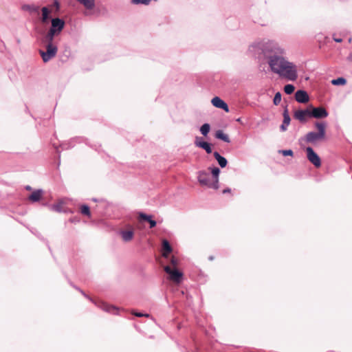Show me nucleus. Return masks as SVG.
<instances>
[{
  "label": "nucleus",
  "mask_w": 352,
  "mask_h": 352,
  "mask_svg": "<svg viewBox=\"0 0 352 352\" xmlns=\"http://www.w3.org/2000/svg\"><path fill=\"white\" fill-rule=\"evenodd\" d=\"M210 124H204L201 126V129H200V131L202 135H207V134L209 133L210 131Z\"/></svg>",
  "instance_id": "27"
},
{
  "label": "nucleus",
  "mask_w": 352,
  "mask_h": 352,
  "mask_svg": "<svg viewBox=\"0 0 352 352\" xmlns=\"http://www.w3.org/2000/svg\"><path fill=\"white\" fill-rule=\"evenodd\" d=\"M307 157L308 160L315 166L316 168H319L321 166V160L318 155L314 151L311 147L306 148Z\"/></svg>",
  "instance_id": "8"
},
{
  "label": "nucleus",
  "mask_w": 352,
  "mask_h": 352,
  "mask_svg": "<svg viewBox=\"0 0 352 352\" xmlns=\"http://www.w3.org/2000/svg\"><path fill=\"white\" fill-rule=\"evenodd\" d=\"M139 218L140 219H142V220L148 221L149 223V224H150V228H154L156 226V221L153 220L151 219V216H148V215H147L146 214H144V213H140V215H139Z\"/></svg>",
  "instance_id": "18"
},
{
  "label": "nucleus",
  "mask_w": 352,
  "mask_h": 352,
  "mask_svg": "<svg viewBox=\"0 0 352 352\" xmlns=\"http://www.w3.org/2000/svg\"><path fill=\"white\" fill-rule=\"evenodd\" d=\"M334 41L337 43H340L342 42V39L341 38H334Z\"/></svg>",
  "instance_id": "37"
},
{
  "label": "nucleus",
  "mask_w": 352,
  "mask_h": 352,
  "mask_svg": "<svg viewBox=\"0 0 352 352\" xmlns=\"http://www.w3.org/2000/svg\"><path fill=\"white\" fill-rule=\"evenodd\" d=\"M281 100V95L280 93H276L274 98V102L275 104H278L280 103Z\"/></svg>",
  "instance_id": "31"
},
{
  "label": "nucleus",
  "mask_w": 352,
  "mask_h": 352,
  "mask_svg": "<svg viewBox=\"0 0 352 352\" xmlns=\"http://www.w3.org/2000/svg\"><path fill=\"white\" fill-rule=\"evenodd\" d=\"M197 146L204 149L208 154L212 153L210 144L206 142H198Z\"/></svg>",
  "instance_id": "22"
},
{
  "label": "nucleus",
  "mask_w": 352,
  "mask_h": 352,
  "mask_svg": "<svg viewBox=\"0 0 352 352\" xmlns=\"http://www.w3.org/2000/svg\"><path fill=\"white\" fill-rule=\"evenodd\" d=\"M214 157L217 160L219 166L221 168H224L228 164L227 160L225 157H222L218 152L214 153Z\"/></svg>",
  "instance_id": "17"
},
{
  "label": "nucleus",
  "mask_w": 352,
  "mask_h": 352,
  "mask_svg": "<svg viewBox=\"0 0 352 352\" xmlns=\"http://www.w3.org/2000/svg\"><path fill=\"white\" fill-rule=\"evenodd\" d=\"M57 51L58 48L56 44H47L46 45V52L41 50L40 54L43 60L47 63L56 55Z\"/></svg>",
  "instance_id": "6"
},
{
  "label": "nucleus",
  "mask_w": 352,
  "mask_h": 352,
  "mask_svg": "<svg viewBox=\"0 0 352 352\" xmlns=\"http://www.w3.org/2000/svg\"><path fill=\"white\" fill-rule=\"evenodd\" d=\"M328 116V111H295L294 118L304 122L311 118H323Z\"/></svg>",
  "instance_id": "4"
},
{
  "label": "nucleus",
  "mask_w": 352,
  "mask_h": 352,
  "mask_svg": "<svg viewBox=\"0 0 352 352\" xmlns=\"http://www.w3.org/2000/svg\"><path fill=\"white\" fill-rule=\"evenodd\" d=\"M42 195L43 191L41 190H37L32 192V193L29 196L28 199L30 201L35 202L39 201Z\"/></svg>",
  "instance_id": "15"
},
{
  "label": "nucleus",
  "mask_w": 352,
  "mask_h": 352,
  "mask_svg": "<svg viewBox=\"0 0 352 352\" xmlns=\"http://www.w3.org/2000/svg\"><path fill=\"white\" fill-rule=\"evenodd\" d=\"M23 8L24 10H28L36 12L38 9V7L27 5V6H24L23 7Z\"/></svg>",
  "instance_id": "32"
},
{
  "label": "nucleus",
  "mask_w": 352,
  "mask_h": 352,
  "mask_svg": "<svg viewBox=\"0 0 352 352\" xmlns=\"http://www.w3.org/2000/svg\"><path fill=\"white\" fill-rule=\"evenodd\" d=\"M120 235L124 241H131L134 236L133 229L131 228L129 230H122L120 231Z\"/></svg>",
  "instance_id": "14"
},
{
  "label": "nucleus",
  "mask_w": 352,
  "mask_h": 352,
  "mask_svg": "<svg viewBox=\"0 0 352 352\" xmlns=\"http://www.w3.org/2000/svg\"><path fill=\"white\" fill-rule=\"evenodd\" d=\"M56 36V34H54L53 32L49 31L47 34L45 36V38L43 40V42L47 45V44H54V38Z\"/></svg>",
  "instance_id": "21"
},
{
  "label": "nucleus",
  "mask_w": 352,
  "mask_h": 352,
  "mask_svg": "<svg viewBox=\"0 0 352 352\" xmlns=\"http://www.w3.org/2000/svg\"><path fill=\"white\" fill-rule=\"evenodd\" d=\"M164 271L169 275V279L174 283H179L182 281L183 274L177 268L172 269L170 265L164 267Z\"/></svg>",
  "instance_id": "7"
},
{
  "label": "nucleus",
  "mask_w": 352,
  "mask_h": 352,
  "mask_svg": "<svg viewBox=\"0 0 352 352\" xmlns=\"http://www.w3.org/2000/svg\"><path fill=\"white\" fill-rule=\"evenodd\" d=\"M295 87L294 85L288 84L284 87V91L287 94H291L294 91Z\"/></svg>",
  "instance_id": "29"
},
{
  "label": "nucleus",
  "mask_w": 352,
  "mask_h": 352,
  "mask_svg": "<svg viewBox=\"0 0 352 352\" xmlns=\"http://www.w3.org/2000/svg\"><path fill=\"white\" fill-rule=\"evenodd\" d=\"M42 11V16L41 21L43 23H46L50 19V14L51 13V10L48 9L47 7H43L41 10Z\"/></svg>",
  "instance_id": "19"
},
{
  "label": "nucleus",
  "mask_w": 352,
  "mask_h": 352,
  "mask_svg": "<svg viewBox=\"0 0 352 352\" xmlns=\"http://www.w3.org/2000/svg\"><path fill=\"white\" fill-rule=\"evenodd\" d=\"M52 26L49 31L54 34L58 35L64 28L65 22L59 18H54L52 19Z\"/></svg>",
  "instance_id": "9"
},
{
  "label": "nucleus",
  "mask_w": 352,
  "mask_h": 352,
  "mask_svg": "<svg viewBox=\"0 0 352 352\" xmlns=\"http://www.w3.org/2000/svg\"><path fill=\"white\" fill-rule=\"evenodd\" d=\"M200 140H201L200 138H198V137L196 138L195 141V144L196 146H197V143H198V142H204V141H201Z\"/></svg>",
  "instance_id": "34"
},
{
  "label": "nucleus",
  "mask_w": 352,
  "mask_h": 352,
  "mask_svg": "<svg viewBox=\"0 0 352 352\" xmlns=\"http://www.w3.org/2000/svg\"><path fill=\"white\" fill-rule=\"evenodd\" d=\"M311 110H314V111H316V110H324V109L320 108V107H314Z\"/></svg>",
  "instance_id": "36"
},
{
  "label": "nucleus",
  "mask_w": 352,
  "mask_h": 352,
  "mask_svg": "<svg viewBox=\"0 0 352 352\" xmlns=\"http://www.w3.org/2000/svg\"><path fill=\"white\" fill-rule=\"evenodd\" d=\"M230 192H231V190L230 188H227V189H225L223 190V193Z\"/></svg>",
  "instance_id": "35"
},
{
  "label": "nucleus",
  "mask_w": 352,
  "mask_h": 352,
  "mask_svg": "<svg viewBox=\"0 0 352 352\" xmlns=\"http://www.w3.org/2000/svg\"><path fill=\"white\" fill-rule=\"evenodd\" d=\"M215 138L224 141L225 142H230V138L228 135L225 134L223 131L218 130L215 133Z\"/></svg>",
  "instance_id": "20"
},
{
  "label": "nucleus",
  "mask_w": 352,
  "mask_h": 352,
  "mask_svg": "<svg viewBox=\"0 0 352 352\" xmlns=\"http://www.w3.org/2000/svg\"><path fill=\"white\" fill-rule=\"evenodd\" d=\"M26 189L28 190H31V187L30 186H27Z\"/></svg>",
  "instance_id": "39"
},
{
  "label": "nucleus",
  "mask_w": 352,
  "mask_h": 352,
  "mask_svg": "<svg viewBox=\"0 0 352 352\" xmlns=\"http://www.w3.org/2000/svg\"><path fill=\"white\" fill-rule=\"evenodd\" d=\"M346 80L344 78H338L331 80L333 85H344L346 84Z\"/></svg>",
  "instance_id": "24"
},
{
  "label": "nucleus",
  "mask_w": 352,
  "mask_h": 352,
  "mask_svg": "<svg viewBox=\"0 0 352 352\" xmlns=\"http://www.w3.org/2000/svg\"><path fill=\"white\" fill-rule=\"evenodd\" d=\"M178 263H179L178 258L177 257H175V256H173L170 260V264L168 265H170L172 267V269H174V268H177Z\"/></svg>",
  "instance_id": "28"
},
{
  "label": "nucleus",
  "mask_w": 352,
  "mask_h": 352,
  "mask_svg": "<svg viewBox=\"0 0 352 352\" xmlns=\"http://www.w3.org/2000/svg\"><path fill=\"white\" fill-rule=\"evenodd\" d=\"M198 181L201 186L217 190L219 188L218 179L212 180L210 175L205 171L198 173Z\"/></svg>",
  "instance_id": "5"
},
{
  "label": "nucleus",
  "mask_w": 352,
  "mask_h": 352,
  "mask_svg": "<svg viewBox=\"0 0 352 352\" xmlns=\"http://www.w3.org/2000/svg\"><path fill=\"white\" fill-rule=\"evenodd\" d=\"M82 3L86 8L92 9L94 7V0H77Z\"/></svg>",
  "instance_id": "23"
},
{
  "label": "nucleus",
  "mask_w": 352,
  "mask_h": 352,
  "mask_svg": "<svg viewBox=\"0 0 352 352\" xmlns=\"http://www.w3.org/2000/svg\"><path fill=\"white\" fill-rule=\"evenodd\" d=\"M209 169L211 170V173L212 174V176H213L212 179L213 180H214V179L219 180V175L220 173L219 168L217 167H214V168H210Z\"/></svg>",
  "instance_id": "26"
},
{
  "label": "nucleus",
  "mask_w": 352,
  "mask_h": 352,
  "mask_svg": "<svg viewBox=\"0 0 352 352\" xmlns=\"http://www.w3.org/2000/svg\"><path fill=\"white\" fill-rule=\"evenodd\" d=\"M295 98L298 102L304 103L309 100V96L305 91L298 90L295 94Z\"/></svg>",
  "instance_id": "13"
},
{
  "label": "nucleus",
  "mask_w": 352,
  "mask_h": 352,
  "mask_svg": "<svg viewBox=\"0 0 352 352\" xmlns=\"http://www.w3.org/2000/svg\"><path fill=\"white\" fill-rule=\"evenodd\" d=\"M133 314H134L135 316H138V317H149V314H141V313H137V312H133Z\"/></svg>",
  "instance_id": "33"
},
{
  "label": "nucleus",
  "mask_w": 352,
  "mask_h": 352,
  "mask_svg": "<svg viewBox=\"0 0 352 352\" xmlns=\"http://www.w3.org/2000/svg\"><path fill=\"white\" fill-rule=\"evenodd\" d=\"M214 258V256H210V257H209V259H210V261H212Z\"/></svg>",
  "instance_id": "38"
},
{
  "label": "nucleus",
  "mask_w": 352,
  "mask_h": 352,
  "mask_svg": "<svg viewBox=\"0 0 352 352\" xmlns=\"http://www.w3.org/2000/svg\"><path fill=\"white\" fill-rule=\"evenodd\" d=\"M290 116L288 113V111H284L283 113V122L282 125L280 126V129L283 131H286L287 126L290 123Z\"/></svg>",
  "instance_id": "16"
},
{
  "label": "nucleus",
  "mask_w": 352,
  "mask_h": 352,
  "mask_svg": "<svg viewBox=\"0 0 352 352\" xmlns=\"http://www.w3.org/2000/svg\"><path fill=\"white\" fill-rule=\"evenodd\" d=\"M279 153H282L284 156H293L294 153L291 149L289 150H280Z\"/></svg>",
  "instance_id": "30"
},
{
  "label": "nucleus",
  "mask_w": 352,
  "mask_h": 352,
  "mask_svg": "<svg viewBox=\"0 0 352 352\" xmlns=\"http://www.w3.org/2000/svg\"><path fill=\"white\" fill-rule=\"evenodd\" d=\"M212 104L217 109H221L223 110H229L228 104L219 97H214L211 100Z\"/></svg>",
  "instance_id": "11"
},
{
  "label": "nucleus",
  "mask_w": 352,
  "mask_h": 352,
  "mask_svg": "<svg viewBox=\"0 0 352 352\" xmlns=\"http://www.w3.org/2000/svg\"><path fill=\"white\" fill-rule=\"evenodd\" d=\"M80 212L83 215H86L87 217H90L91 216V212H90L89 207L88 206H87V205H82L80 207Z\"/></svg>",
  "instance_id": "25"
},
{
  "label": "nucleus",
  "mask_w": 352,
  "mask_h": 352,
  "mask_svg": "<svg viewBox=\"0 0 352 352\" xmlns=\"http://www.w3.org/2000/svg\"><path fill=\"white\" fill-rule=\"evenodd\" d=\"M173 248L170 245L169 242L166 239L162 240V255L163 257L167 258L169 256V254L172 252Z\"/></svg>",
  "instance_id": "12"
},
{
  "label": "nucleus",
  "mask_w": 352,
  "mask_h": 352,
  "mask_svg": "<svg viewBox=\"0 0 352 352\" xmlns=\"http://www.w3.org/2000/svg\"><path fill=\"white\" fill-rule=\"evenodd\" d=\"M65 201L60 200L57 203L52 205V208L54 211L57 212H70L71 211L65 206Z\"/></svg>",
  "instance_id": "10"
},
{
  "label": "nucleus",
  "mask_w": 352,
  "mask_h": 352,
  "mask_svg": "<svg viewBox=\"0 0 352 352\" xmlns=\"http://www.w3.org/2000/svg\"><path fill=\"white\" fill-rule=\"evenodd\" d=\"M278 75L287 80L296 81L298 77V67L294 63L287 60Z\"/></svg>",
  "instance_id": "2"
},
{
  "label": "nucleus",
  "mask_w": 352,
  "mask_h": 352,
  "mask_svg": "<svg viewBox=\"0 0 352 352\" xmlns=\"http://www.w3.org/2000/svg\"><path fill=\"white\" fill-rule=\"evenodd\" d=\"M248 50L252 54L265 56L271 71L276 74H278L287 60L284 56L285 50L272 41H256L249 46Z\"/></svg>",
  "instance_id": "1"
},
{
  "label": "nucleus",
  "mask_w": 352,
  "mask_h": 352,
  "mask_svg": "<svg viewBox=\"0 0 352 352\" xmlns=\"http://www.w3.org/2000/svg\"><path fill=\"white\" fill-rule=\"evenodd\" d=\"M316 126L318 132H309L306 135V140L310 143H316L318 141L323 140L325 138L326 123L316 122Z\"/></svg>",
  "instance_id": "3"
}]
</instances>
